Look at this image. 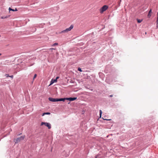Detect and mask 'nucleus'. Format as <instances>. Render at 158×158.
I'll list each match as a JSON object with an SVG mask.
<instances>
[{"mask_svg":"<svg viewBox=\"0 0 158 158\" xmlns=\"http://www.w3.org/2000/svg\"><path fill=\"white\" fill-rule=\"evenodd\" d=\"M102 114V111L101 110H99V115H100V117H101Z\"/></svg>","mask_w":158,"mask_h":158,"instance_id":"14","label":"nucleus"},{"mask_svg":"<svg viewBox=\"0 0 158 158\" xmlns=\"http://www.w3.org/2000/svg\"><path fill=\"white\" fill-rule=\"evenodd\" d=\"M77 70L80 72L82 71L80 67L78 68Z\"/></svg>","mask_w":158,"mask_h":158,"instance_id":"15","label":"nucleus"},{"mask_svg":"<svg viewBox=\"0 0 158 158\" xmlns=\"http://www.w3.org/2000/svg\"><path fill=\"white\" fill-rule=\"evenodd\" d=\"M73 27V25H71L68 28L66 29L65 30H63L59 32V33H67L69 31H70Z\"/></svg>","mask_w":158,"mask_h":158,"instance_id":"1","label":"nucleus"},{"mask_svg":"<svg viewBox=\"0 0 158 158\" xmlns=\"http://www.w3.org/2000/svg\"><path fill=\"white\" fill-rule=\"evenodd\" d=\"M2 55L1 53H0V56H1Z\"/></svg>","mask_w":158,"mask_h":158,"instance_id":"27","label":"nucleus"},{"mask_svg":"<svg viewBox=\"0 0 158 158\" xmlns=\"http://www.w3.org/2000/svg\"><path fill=\"white\" fill-rule=\"evenodd\" d=\"M57 82V80H56V79H52L51 80L50 82V84L49 85H52L54 83H55Z\"/></svg>","mask_w":158,"mask_h":158,"instance_id":"7","label":"nucleus"},{"mask_svg":"<svg viewBox=\"0 0 158 158\" xmlns=\"http://www.w3.org/2000/svg\"><path fill=\"white\" fill-rule=\"evenodd\" d=\"M9 77H10L12 79L13 77V75L9 76Z\"/></svg>","mask_w":158,"mask_h":158,"instance_id":"21","label":"nucleus"},{"mask_svg":"<svg viewBox=\"0 0 158 158\" xmlns=\"http://www.w3.org/2000/svg\"><path fill=\"white\" fill-rule=\"evenodd\" d=\"M157 17H158V12L157 13Z\"/></svg>","mask_w":158,"mask_h":158,"instance_id":"26","label":"nucleus"},{"mask_svg":"<svg viewBox=\"0 0 158 158\" xmlns=\"http://www.w3.org/2000/svg\"><path fill=\"white\" fill-rule=\"evenodd\" d=\"M156 23V24H158V17H157V18Z\"/></svg>","mask_w":158,"mask_h":158,"instance_id":"23","label":"nucleus"},{"mask_svg":"<svg viewBox=\"0 0 158 158\" xmlns=\"http://www.w3.org/2000/svg\"><path fill=\"white\" fill-rule=\"evenodd\" d=\"M48 99L49 101L52 102H58V98H53L51 97H49Z\"/></svg>","mask_w":158,"mask_h":158,"instance_id":"5","label":"nucleus"},{"mask_svg":"<svg viewBox=\"0 0 158 158\" xmlns=\"http://www.w3.org/2000/svg\"><path fill=\"white\" fill-rule=\"evenodd\" d=\"M109 97H113V95H110L109 96Z\"/></svg>","mask_w":158,"mask_h":158,"instance_id":"25","label":"nucleus"},{"mask_svg":"<svg viewBox=\"0 0 158 158\" xmlns=\"http://www.w3.org/2000/svg\"><path fill=\"white\" fill-rule=\"evenodd\" d=\"M65 100H67V98H58V102L63 101L64 102Z\"/></svg>","mask_w":158,"mask_h":158,"instance_id":"8","label":"nucleus"},{"mask_svg":"<svg viewBox=\"0 0 158 158\" xmlns=\"http://www.w3.org/2000/svg\"><path fill=\"white\" fill-rule=\"evenodd\" d=\"M108 8V6L104 5L103 6L100 10V12L101 13H102L103 12L106 11Z\"/></svg>","mask_w":158,"mask_h":158,"instance_id":"3","label":"nucleus"},{"mask_svg":"<svg viewBox=\"0 0 158 158\" xmlns=\"http://www.w3.org/2000/svg\"><path fill=\"white\" fill-rule=\"evenodd\" d=\"M8 17V16H2L1 17V18L2 19H5L7 18Z\"/></svg>","mask_w":158,"mask_h":158,"instance_id":"13","label":"nucleus"},{"mask_svg":"<svg viewBox=\"0 0 158 158\" xmlns=\"http://www.w3.org/2000/svg\"><path fill=\"white\" fill-rule=\"evenodd\" d=\"M152 12V9H151L148 12V17L149 18H150V17L151 16V13Z\"/></svg>","mask_w":158,"mask_h":158,"instance_id":"10","label":"nucleus"},{"mask_svg":"<svg viewBox=\"0 0 158 158\" xmlns=\"http://www.w3.org/2000/svg\"><path fill=\"white\" fill-rule=\"evenodd\" d=\"M156 29H158V24H156Z\"/></svg>","mask_w":158,"mask_h":158,"instance_id":"24","label":"nucleus"},{"mask_svg":"<svg viewBox=\"0 0 158 158\" xmlns=\"http://www.w3.org/2000/svg\"><path fill=\"white\" fill-rule=\"evenodd\" d=\"M102 118L104 120L110 121V120H111V119H104L103 118Z\"/></svg>","mask_w":158,"mask_h":158,"instance_id":"18","label":"nucleus"},{"mask_svg":"<svg viewBox=\"0 0 158 158\" xmlns=\"http://www.w3.org/2000/svg\"><path fill=\"white\" fill-rule=\"evenodd\" d=\"M9 10L10 11H17L18 10L16 8H15V9H12L10 7H9Z\"/></svg>","mask_w":158,"mask_h":158,"instance_id":"9","label":"nucleus"},{"mask_svg":"<svg viewBox=\"0 0 158 158\" xmlns=\"http://www.w3.org/2000/svg\"><path fill=\"white\" fill-rule=\"evenodd\" d=\"M36 77H37V74H35V75H34V77H33V81L34 80ZM32 82H33V81Z\"/></svg>","mask_w":158,"mask_h":158,"instance_id":"16","label":"nucleus"},{"mask_svg":"<svg viewBox=\"0 0 158 158\" xmlns=\"http://www.w3.org/2000/svg\"><path fill=\"white\" fill-rule=\"evenodd\" d=\"M25 137V136H21L17 138L15 140H14L15 143H16L19 142L20 141L22 140H23Z\"/></svg>","mask_w":158,"mask_h":158,"instance_id":"4","label":"nucleus"},{"mask_svg":"<svg viewBox=\"0 0 158 158\" xmlns=\"http://www.w3.org/2000/svg\"><path fill=\"white\" fill-rule=\"evenodd\" d=\"M137 23H140L142 21V20L141 19H137Z\"/></svg>","mask_w":158,"mask_h":158,"instance_id":"12","label":"nucleus"},{"mask_svg":"<svg viewBox=\"0 0 158 158\" xmlns=\"http://www.w3.org/2000/svg\"><path fill=\"white\" fill-rule=\"evenodd\" d=\"M91 91H92V90H93V89H91Z\"/></svg>","mask_w":158,"mask_h":158,"instance_id":"29","label":"nucleus"},{"mask_svg":"<svg viewBox=\"0 0 158 158\" xmlns=\"http://www.w3.org/2000/svg\"><path fill=\"white\" fill-rule=\"evenodd\" d=\"M44 125L45 126L48 127V129H50L51 128V125L49 123L42 122L41 123L40 125L42 126Z\"/></svg>","mask_w":158,"mask_h":158,"instance_id":"2","label":"nucleus"},{"mask_svg":"<svg viewBox=\"0 0 158 158\" xmlns=\"http://www.w3.org/2000/svg\"><path fill=\"white\" fill-rule=\"evenodd\" d=\"M58 45V44L57 43H55L54 44H53L52 46H54L56 45Z\"/></svg>","mask_w":158,"mask_h":158,"instance_id":"17","label":"nucleus"},{"mask_svg":"<svg viewBox=\"0 0 158 158\" xmlns=\"http://www.w3.org/2000/svg\"><path fill=\"white\" fill-rule=\"evenodd\" d=\"M147 34V32H145V34Z\"/></svg>","mask_w":158,"mask_h":158,"instance_id":"28","label":"nucleus"},{"mask_svg":"<svg viewBox=\"0 0 158 158\" xmlns=\"http://www.w3.org/2000/svg\"><path fill=\"white\" fill-rule=\"evenodd\" d=\"M50 114H51L49 112H44L43 113L42 116H43L45 115H50Z\"/></svg>","mask_w":158,"mask_h":158,"instance_id":"11","label":"nucleus"},{"mask_svg":"<svg viewBox=\"0 0 158 158\" xmlns=\"http://www.w3.org/2000/svg\"><path fill=\"white\" fill-rule=\"evenodd\" d=\"M5 76L6 77H9V75L8 74H5Z\"/></svg>","mask_w":158,"mask_h":158,"instance_id":"20","label":"nucleus"},{"mask_svg":"<svg viewBox=\"0 0 158 158\" xmlns=\"http://www.w3.org/2000/svg\"><path fill=\"white\" fill-rule=\"evenodd\" d=\"M77 98V97L67 98V100H69L71 102L75 101V100H76Z\"/></svg>","mask_w":158,"mask_h":158,"instance_id":"6","label":"nucleus"},{"mask_svg":"<svg viewBox=\"0 0 158 158\" xmlns=\"http://www.w3.org/2000/svg\"><path fill=\"white\" fill-rule=\"evenodd\" d=\"M36 28H34L33 29V31H32V32H34L35 31H36Z\"/></svg>","mask_w":158,"mask_h":158,"instance_id":"19","label":"nucleus"},{"mask_svg":"<svg viewBox=\"0 0 158 158\" xmlns=\"http://www.w3.org/2000/svg\"><path fill=\"white\" fill-rule=\"evenodd\" d=\"M120 1H121V0H120Z\"/></svg>","mask_w":158,"mask_h":158,"instance_id":"30","label":"nucleus"},{"mask_svg":"<svg viewBox=\"0 0 158 158\" xmlns=\"http://www.w3.org/2000/svg\"><path fill=\"white\" fill-rule=\"evenodd\" d=\"M59 76H57L56 77V80H57L59 79Z\"/></svg>","mask_w":158,"mask_h":158,"instance_id":"22","label":"nucleus"}]
</instances>
